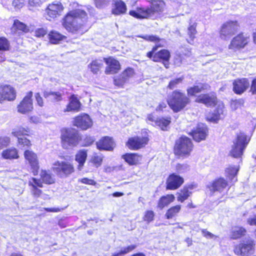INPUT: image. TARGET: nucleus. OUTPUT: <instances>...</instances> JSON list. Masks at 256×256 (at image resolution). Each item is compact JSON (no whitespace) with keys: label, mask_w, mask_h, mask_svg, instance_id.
I'll list each match as a JSON object with an SVG mask.
<instances>
[{"label":"nucleus","mask_w":256,"mask_h":256,"mask_svg":"<svg viewBox=\"0 0 256 256\" xmlns=\"http://www.w3.org/2000/svg\"><path fill=\"white\" fill-rule=\"evenodd\" d=\"M88 16L86 12L80 9L71 10L63 19L62 25L70 32L82 34L86 32Z\"/></svg>","instance_id":"nucleus-1"},{"label":"nucleus","mask_w":256,"mask_h":256,"mask_svg":"<svg viewBox=\"0 0 256 256\" xmlns=\"http://www.w3.org/2000/svg\"><path fill=\"white\" fill-rule=\"evenodd\" d=\"M150 7L147 8H138L136 10H130V15L137 18H155L164 10L165 3L162 0H150Z\"/></svg>","instance_id":"nucleus-2"},{"label":"nucleus","mask_w":256,"mask_h":256,"mask_svg":"<svg viewBox=\"0 0 256 256\" xmlns=\"http://www.w3.org/2000/svg\"><path fill=\"white\" fill-rule=\"evenodd\" d=\"M167 102L174 112H178L190 104V100L180 90H174L169 96Z\"/></svg>","instance_id":"nucleus-3"},{"label":"nucleus","mask_w":256,"mask_h":256,"mask_svg":"<svg viewBox=\"0 0 256 256\" xmlns=\"http://www.w3.org/2000/svg\"><path fill=\"white\" fill-rule=\"evenodd\" d=\"M193 145L190 138L182 136L176 142L174 152L176 155L182 157L190 156L192 150Z\"/></svg>","instance_id":"nucleus-4"},{"label":"nucleus","mask_w":256,"mask_h":256,"mask_svg":"<svg viewBox=\"0 0 256 256\" xmlns=\"http://www.w3.org/2000/svg\"><path fill=\"white\" fill-rule=\"evenodd\" d=\"M52 168L54 172L60 178H66L74 172L73 164L64 160H56L54 162Z\"/></svg>","instance_id":"nucleus-5"},{"label":"nucleus","mask_w":256,"mask_h":256,"mask_svg":"<svg viewBox=\"0 0 256 256\" xmlns=\"http://www.w3.org/2000/svg\"><path fill=\"white\" fill-rule=\"evenodd\" d=\"M61 139L63 148L66 149L76 146L80 140L78 132L72 128L63 131Z\"/></svg>","instance_id":"nucleus-6"},{"label":"nucleus","mask_w":256,"mask_h":256,"mask_svg":"<svg viewBox=\"0 0 256 256\" xmlns=\"http://www.w3.org/2000/svg\"><path fill=\"white\" fill-rule=\"evenodd\" d=\"M240 25L236 20H230L226 22L221 26L220 30V37L224 40H227L238 32Z\"/></svg>","instance_id":"nucleus-7"},{"label":"nucleus","mask_w":256,"mask_h":256,"mask_svg":"<svg viewBox=\"0 0 256 256\" xmlns=\"http://www.w3.org/2000/svg\"><path fill=\"white\" fill-rule=\"evenodd\" d=\"M248 141L249 140L247 138L246 136L244 134L240 133L238 134L236 140L234 142L230 152L231 156L234 158L240 157Z\"/></svg>","instance_id":"nucleus-8"},{"label":"nucleus","mask_w":256,"mask_h":256,"mask_svg":"<svg viewBox=\"0 0 256 256\" xmlns=\"http://www.w3.org/2000/svg\"><path fill=\"white\" fill-rule=\"evenodd\" d=\"M158 46H154L150 52L147 53V56L152 59L154 62L163 61V64L166 68H168V60L170 58V53L166 50H162L156 52Z\"/></svg>","instance_id":"nucleus-9"},{"label":"nucleus","mask_w":256,"mask_h":256,"mask_svg":"<svg viewBox=\"0 0 256 256\" xmlns=\"http://www.w3.org/2000/svg\"><path fill=\"white\" fill-rule=\"evenodd\" d=\"M254 240L249 238L236 245L234 248V252L238 256H248L254 251Z\"/></svg>","instance_id":"nucleus-10"},{"label":"nucleus","mask_w":256,"mask_h":256,"mask_svg":"<svg viewBox=\"0 0 256 256\" xmlns=\"http://www.w3.org/2000/svg\"><path fill=\"white\" fill-rule=\"evenodd\" d=\"M64 10V6L59 2H55L50 4L46 10V18L51 20L61 14Z\"/></svg>","instance_id":"nucleus-11"},{"label":"nucleus","mask_w":256,"mask_h":256,"mask_svg":"<svg viewBox=\"0 0 256 256\" xmlns=\"http://www.w3.org/2000/svg\"><path fill=\"white\" fill-rule=\"evenodd\" d=\"M73 124L82 130H86L92 126L93 122L88 114H84L76 116Z\"/></svg>","instance_id":"nucleus-12"},{"label":"nucleus","mask_w":256,"mask_h":256,"mask_svg":"<svg viewBox=\"0 0 256 256\" xmlns=\"http://www.w3.org/2000/svg\"><path fill=\"white\" fill-rule=\"evenodd\" d=\"M32 92H29L18 106V112L25 114L33 110Z\"/></svg>","instance_id":"nucleus-13"},{"label":"nucleus","mask_w":256,"mask_h":256,"mask_svg":"<svg viewBox=\"0 0 256 256\" xmlns=\"http://www.w3.org/2000/svg\"><path fill=\"white\" fill-rule=\"evenodd\" d=\"M249 37L243 34H238L234 36L228 46V49L236 50L244 48L248 42Z\"/></svg>","instance_id":"nucleus-14"},{"label":"nucleus","mask_w":256,"mask_h":256,"mask_svg":"<svg viewBox=\"0 0 256 256\" xmlns=\"http://www.w3.org/2000/svg\"><path fill=\"white\" fill-rule=\"evenodd\" d=\"M24 157L30 165L34 174L36 175L39 169L37 154L32 150H26L24 152Z\"/></svg>","instance_id":"nucleus-15"},{"label":"nucleus","mask_w":256,"mask_h":256,"mask_svg":"<svg viewBox=\"0 0 256 256\" xmlns=\"http://www.w3.org/2000/svg\"><path fill=\"white\" fill-rule=\"evenodd\" d=\"M16 96V91L11 86L6 85L0 88V102L4 100H13Z\"/></svg>","instance_id":"nucleus-16"},{"label":"nucleus","mask_w":256,"mask_h":256,"mask_svg":"<svg viewBox=\"0 0 256 256\" xmlns=\"http://www.w3.org/2000/svg\"><path fill=\"white\" fill-rule=\"evenodd\" d=\"M224 104L221 102H218L214 112L210 113L206 116L207 120L212 122H217L224 116Z\"/></svg>","instance_id":"nucleus-17"},{"label":"nucleus","mask_w":256,"mask_h":256,"mask_svg":"<svg viewBox=\"0 0 256 256\" xmlns=\"http://www.w3.org/2000/svg\"><path fill=\"white\" fill-rule=\"evenodd\" d=\"M134 70L132 68L126 69L119 76L114 80V84L119 86H122L134 74Z\"/></svg>","instance_id":"nucleus-18"},{"label":"nucleus","mask_w":256,"mask_h":256,"mask_svg":"<svg viewBox=\"0 0 256 256\" xmlns=\"http://www.w3.org/2000/svg\"><path fill=\"white\" fill-rule=\"evenodd\" d=\"M184 182L182 177L175 174H170L166 180V188L174 190L178 188Z\"/></svg>","instance_id":"nucleus-19"},{"label":"nucleus","mask_w":256,"mask_h":256,"mask_svg":"<svg viewBox=\"0 0 256 256\" xmlns=\"http://www.w3.org/2000/svg\"><path fill=\"white\" fill-rule=\"evenodd\" d=\"M207 134L208 128L206 126L203 124H200L192 132V135L194 140L199 142L206 138Z\"/></svg>","instance_id":"nucleus-20"},{"label":"nucleus","mask_w":256,"mask_h":256,"mask_svg":"<svg viewBox=\"0 0 256 256\" xmlns=\"http://www.w3.org/2000/svg\"><path fill=\"white\" fill-rule=\"evenodd\" d=\"M148 142V138L146 136L134 137L128 140V146L132 150H138L144 146Z\"/></svg>","instance_id":"nucleus-21"},{"label":"nucleus","mask_w":256,"mask_h":256,"mask_svg":"<svg viewBox=\"0 0 256 256\" xmlns=\"http://www.w3.org/2000/svg\"><path fill=\"white\" fill-rule=\"evenodd\" d=\"M104 60L108 65L105 70L106 74H114L119 71L120 65L118 60L111 57Z\"/></svg>","instance_id":"nucleus-22"},{"label":"nucleus","mask_w":256,"mask_h":256,"mask_svg":"<svg viewBox=\"0 0 256 256\" xmlns=\"http://www.w3.org/2000/svg\"><path fill=\"white\" fill-rule=\"evenodd\" d=\"M250 83L246 78L234 80L233 83V90L238 94H242L249 87Z\"/></svg>","instance_id":"nucleus-23"},{"label":"nucleus","mask_w":256,"mask_h":256,"mask_svg":"<svg viewBox=\"0 0 256 256\" xmlns=\"http://www.w3.org/2000/svg\"><path fill=\"white\" fill-rule=\"evenodd\" d=\"M196 102L202 103L206 106H212L216 104V98L214 94H200L196 98Z\"/></svg>","instance_id":"nucleus-24"},{"label":"nucleus","mask_w":256,"mask_h":256,"mask_svg":"<svg viewBox=\"0 0 256 256\" xmlns=\"http://www.w3.org/2000/svg\"><path fill=\"white\" fill-rule=\"evenodd\" d=\"M126 10V6L122 0H116L112 4V12L114 15L124 14Z\"/></svg>","instance_id":"nucleus-25"},{"label":"nucleus","mask_w":256,"mask_h":256,"mask_svg":"<svg viewBox=\"0 0 256 256\" xmlns=\"http://www.w3.org/2000/svg\"><path fill=\"white\" fill-rule=\"evenodd\" d=\"M227 186V182L223 178H220L216 180L212 184L208 185V188L212 192H222Z\"/></svg>","instance_id":"nucleus-26"},{"label":"nucleus","mask_w":256,"mask_h":256,"mask_svg":"<svg viewBox=\"0 0 256 256\" xmlns=\"http://www.w3.org/2000/svg\"><path fill=\"white\" fill-rule=\"evenodd\" d=\"M114 142L110 137H104L96 142V146L99 150H111L114 147Z\"/></svg>","instance_id":"nucleus-27"},{"label":"nucleus","mask_w":256,"mask_h":256,"mask_svg":"<svg viewBox=\"0 0 256 256\" xmlns=\"http://www.w3.org/2000/svg\"><path fill=\"white\" fill-rule=\"evenodd\" d=\"M88 156L87 150H80L75 156V160L78 163L77 168L81 170L86 162Z\"/></svg>","instance_id":"nucleus-28"},{"label":"nucleus","mask_w":256,"mask_h":256,"mask_svg":"<svg viewBox=\"0 0 256 256\" xmlns=\"http://www.w3.org/2000/svg\"><path fill=\"white\" fill-rule=\"evenodd\" d=\"M194 188L192 185H188L184 186L180 192L178 193V196L177 198L178 200L182 202H184L192 194V190Z\"/></svg>","instance_id":"nucleus-29"},{"label":"nucleus","mask_w":256,"mask_h":256,"mask_svg":"<svg viewBox=\"0 0 256 256\" xmlns=\"http://www.w3.org/2000/svg\"><path fill=\"white\" fill-rule=\"evenodd\" d=\"M43 96L48 100L52 102H57L62 100V94L59 92L44 90Z\"/></svg>","instance_id":"nucleus-30"},{"label":"nucleus","mask_w":256,"mask_h":256,"mask_svg":"<svg viewBox=\"0 0 256 256\" xmlns=\"http://www.w3.org/2000/svg\"><path fill=\"white\" fill-rule=\"evenodd\" d=\"M50 43L52 44H58L60 41L66 38V37L62 35L56 30H52L48 34Z\"/></svg>","instance_id":"nucleus-31"},{"label":"nucleus","mask_w":256,"mask_h":256,"mask_svg":"<svg viewBox=\"0 0 256 256\" xmlns=\"http://www.w3.org/2000/svg\"><path fill=\"white\" fill-rule=\"evenodd\" d=\"M80 104L78 100L75 98L72 97L70 100V102L66 106V108L64 110V112H78L80 110Z\"/></svg>","instance_id":"nucleus-32"},{"label":"nucleus","mask_w":256,"mask_h":256,"mask_svg":"<svg viewBox=\"0 0 256 256\" xmlns=\"http://www.w3.org/2000/svg\"><path fill=\"white\" fill-rule=\"evenodd\" d=\"M122 158L130 165L136 164L141 160V156L136 154H127L122 156Z\"/></svg>","instance_id":"nucleus-33"},{"label":"nucleus","mask_w":256,"mask_h":256,"mask_svg":"<svg viewBox=\"0 0 256 256\" xmlns=\"http://www.w3.org/2000/svg\"><path fill=\"white\" fill-rule=\"evenodd\" d=\"M239 168L238 166H230L226 170V176L235 182L237 180L236 176Z\"/></svg>","instance_id":"nucleus-34"},{"label":"nucleus","mask_w":256,"mask_h":256,"mask_svg":"<svg viewBox=\"0 0 256 256\" xmlns=\"http://www.w3.org/2000/svg\"><path fill=\"white\" fill-rule=\"evenodd\" d=\"M174 199L175 197L173 194H167L163 196L158 200V207L162 210L164 206L174 202Z\"/></svg>","instance_id":"nucleus-35"},{"label":"nucleus","mask_w":256,"mask_h":256,"mask_svg":"<svg viewBox=\"0 0 256 256\" xmlns=\"http://www.w3.org/2000/svg\"><path fill=\"white\" fill-rule=\"evenodd\" d=\"M2 156L4 159H15L18 158V150L16 148H10L2 151Z\"/></svg>","instance_id":"nucleus-36"},{"label":"nucleus","mask_w":256,"mask_h":256,"mask_svg":"<svg viewBox=\"0 0 256 256\" xmlns=\"http://www.w3.org/2000/svg\"><path fill=\"white\" fill-rule=\"evenodd\" d=\"M246 230L241 226H235L232 228L230 233L232 238L236 240L244 236L246 234Z\"/></svg>","instance_id":"nucleus-37"},{"label":"nucleus","mask_w":256,"mask_h":256,"mask_svg":"<svg viewBox=\"0 0 256 256\" xmlns=\"http://www.w3.org/2000/svg\"><path fill=\"white\" fill-rule=\"evenodd\" d=\"M208 86L202 84H200L197 86L190 87L187 88L188 94L190 96H193L196 94L201 92L203 90L206 89Z\"/></svg>","instance_id":"nucleus-38"},{"label":"nucleus","mask_w":256,"mask_h":256,"mask_svg":"<svg viewBox=\"0 0 256 256\" xmlns=\"http://www.w3.org/2000/svg\"><path fill=\"white\" fill-rule=\"evenodd\" d=\"M12 30L14 32H16L18 30L26 32L28 31V28L24 24L16 20H14V24L12 27Z\"/></svg>","instance_id":"nucleus-39"},{"label":"nucleus","mask_w":256,"mask_h":256,"mask_svg":"<svg viewBox=\"0 0 256 256\" xmlns=\"http://www.w3.org/2000/svg\"><path fill=\"white\" fill-rule=\"evenodd\" d=\"M180 209L181 206L180 205H176L170 208L167 210L165 214L166 217L168 219L172 218L176 216V214L180 212Z\"/></svg>","instance_id":"nucleus-40"},{"label":"nucleus","mask_w":256,"mask_h":256,"mask_svg":"<svg viewBox=\"0 0 256 256\" xmlns=\"http://www.w3.org/2000/svg\"><path fill=\"white\" fill-rule=\"evenodd\" d=\"M40 176L42 181L47 184H52L54 182L55 179L46 170H42Z\"/></svg>","instance_id":"nucleus-41"},{"label":"nucleus","mask_w":256,"mask_h":256,"mask_svg":"<svg viewBox=\"0 0 256 256\" xmlns=\"http://www.w3.org/2000/svg\"><path fill=\"white\" fill-rule=\"evenodd\" d=\"M30 132V130L29 128L18 127L13 130L12 134L14 136L18 138L20 136L28 135Z\"/></svg>","instance_id":"nucleus-42"},{"label":"nucleus","mask_w":256,"mask_h":256,"mask_svg":"<svg viewBox=\"0 0 256 256\" xmlns=\"http://www.w3.org/2000/svg\"><path fill=\"white\" fill-rule=\"evenodd\" d=\"M103 66V62L102 60H95L92 61L90 64L91 71L96 74Z\"/></svg>","instance_id":"nucleus-43"},{"label":"nucleus","mask_w":256,"mask_h":256,"mask_svg":"<svg viewBox=\"0 0 256 256\" xmlns=\"http://www.w3.org/2000/svg\"><path fill=\"white\" fill-rule=\"evenodd\" d=\"M136 244H131L126 247L122 248L120 250L114 253L112 256H122L124 254L130 252L136 248Z\"/></svg>","instance_id":"nucleus-44"},{"label":"nucleus","mask_w":256,"mask_h":256,"mask_svg":"<svg viewBox=\"0 0 256 256\" xmlns=\"http://www.w3.org/2000/svg\"><path fill=\"white\" fill-rule=\"evenodd\" d=\"M18 146L21 149H26L30 148L32 144L30 141L25 138H18Z\"/></svg>","instance_id":"nucleus-45"},{"label":"nucleus","mask_w":256,"mask_h":256,"mask_svg":"<svg viewBox=\"0 0 256 256\" xmlns=\"http://www.w3.org/2000/svg\"><path fill=\"white\" fill-rule=\"evenodd\" d=\"M103 160V157L102 154H94L90 159V162H92L95 167L98 168L102 164Z\"/></svg>","instance_id":"nucleus-46"},{"label":"nucleus","mask_w":256,"mask_h":256,"mask_svg":"<svg viewBox=\"0 0 256 256\" xmlns=\"http://www.w3.org/2000/svg\"><path fill=\"white\" fill-rule=\"evenodd\" d=\"M170 122V118H162L158 120L156 122V126H158L162 130H164L166 126L169 125Z\"/></svg>","instance_id":"nucleus-47"},{"label":"nucleus","mask_w":256,"mask_h":256,"mask_svg":"<svg viewBox=\"0 0 256 256\" xmlns=\"http://www.w3.org/2000/svg\"><path fill=\"white\" fill-rule=\"evenodd\" d=\"M197 24L195 22H190V26L188 28V35L189 36L190 40L192 41L195 38V35L196 34V27Z\"/></svg>","instance_id":"nucleus-48"},{"label":"nucleus","mask_w":256,"mask_h":256,"mask_svg":"<svg viewBox=\"0 0 256 256\" xmlns=\"http://www.w3.org/2000/svg\"><path fill=\"white\" fill-rule=\"evenodd\" d=\"M184 80V77L182 76L178 78H174L171 80L168 86V88L170 90H173L178 87V86Z\"/></svg>","instance_id":"nucleus-49"},{"label":"nucleus","mask_w":256,"mask_h":256,"mask_svg":"<svg viewBox=\"0 0 256 256\" xmlns=\"http://www.w3.org/2000/svg\"><path fill=\"white\" fill-rule=\"evenodd\" d=\"M244 104V100L242 99L232 100L230 102V108L232 110H235L243 106Z\"/></svg>","instance_id":"nucleus-50"},{"label":"nucleus","mask_w":256,"mask_h":256,"mask_svg":"<svg viewBox=\"0 0 256 256\" xmlns=\"http://www.w3.org/2000/svg\"><path fill=\"white\" fill-rule=\"evenodd\" d=\"M10 48V42L5 38H0V50H7Z\"/></svg>","instance_id":"nucleus-51"},{"label":"nucleus","mask_w":256,"mask_h":256,"mask_svg":"<svg viewBox=\"0 0 256 256\" xmlns=\"http://www.w3.org/2000/svg\"><path fill=\"white\" fill-rule=\"evenodd\" d=\"M30 192L31 194L34 198H40L42 192V190L34 186L30 187Z\"/></svg>","instance_id":"nucleus-52"},{"label":"nucleus","mask_w":256,"mask_h":256,"mask_svg":"<svg viewBox=\"0 0 256 256\" xmlns=\"http://www.w3.org/2000/svg\"><path fill=\"white\" fill-rule=\"evenodd\" d=\"M28 186L30 187H32L34 186L36 188H42V183L40 180H38L36 178H32L28 182Z\"/></svg>","instance_id":"nucleus-53"},{"label":"nucleus","mask_w":256,"mask_h":256,"mask_svg":"<svg viewBox=\"0 0 256 256\" xmlns=\"http://www.w3.org/2000/svg\"><path fill=\"white\" fill-rule=\"evenodd\" d=\"M10 142V138L6 136H0V150L4 147L7 146Z\"/></svg>","instance_id":"nucleus-54"},{"label":"nucleus","mask_w":256,"mask_h":256,"mask_svg":"<svg viewBox=\"0 0 256 256\" xmlns=\"http://www.w3.org/2000/svg\"><path fill=\"white\" fill-rule=\"evenodd\" d=\"M111 0H94L96 6L98 8H102L108 4Z\"/></svg>","instance_id":"nucleus-55"},{"label":"nucleus","mask_w":256,"mask_h":256,"mask_svg":"<svg viewBox=\"0 0 256 256\" xmlns=\"http://www.w3.org/2000/svg\"><path fill=\"white\" fill-rule=\"evenodd\" d=\"M47 33L46 28H39L34 31V35L38 38L43 37Z\"/></svg>","instance_id":"nucleus-56"},{"label":"nucleus","mask_w":256,"mask_h":256,"mask_svg":"<svg viewBox=\"0 0 256 256\" xmlns=\"http://www.w3.org/2000/svg\"><path fill=\"white\" fill-rule=\"evenodd\" d=\"M154 214L153 211L148 210L145 213L144 220L148 222H152L154 219Z\"/></svg>","instance_id":"nucleus-57"},{"label":"nucleus","mask_w":256,"mask_h":256,"mask_svg":"<svg viewBox=\"0 0 256 256\" xmlns=\"http://www.w3.org/2000/svg\"><path fill=\"white\" fill-rule=\"evenodd\" d=\"M142 38L146 40L155 42H158L160 40L158 37L153 35H146L144 36H142Z\"/></svg>","instance_id":"nucleus-58"},{"label":"nucleus","mask_w":256,"mask_h":256,"mask_svg":"<svg viewBox=\"0 0 256 256\" xmlns=\"http://www.w3.org/2000/svg\"><path fill=\"white\" fill-rule=\"evenodd\" d=\"M201 232L203 236L207 238H217L216 236L205 229H202Z\"/></svg>","instance_id":"nucleus-59"},{"label":"nucleus","mask_w":256,"mask_h":256,"mask_svg":"<svg viewBox=\"0 0 256 256\" xmlns=\"http://www.w3.org/2000/svg\"><path fill=\"white\" fill-rule=\"evenodd\" d=\"M78 180L80 182L86 184L94 186L96 184V182L94 180L86 178H82Z\"/></svg>","instance_id":"nucleus-60"},{"label":"nucleus","mask_w":256,"mask_h":256,"mask_svg":"<svg viewBox=\"0 0 256 256\" xmlns=\"http://www.w3.org/2000/svg\"><path fill=\"white\" fill-rule=\"evenodd\" d=\"M42 4V0H28V6L30 7L40 6Z\"/></svg>","instance_id":"nucleus-61"},{"label":"nucleus","mask_w":256,"mask_h":256,"mask_svg":"<svg viewBox=\"0 0 256 256\" xmlns=\"http://www.w3.org/2000/svg\"><path fill=\"white\" fill-rule=\"evenodd\" d=\"M13 6L18 8L20 9L23 7L24 6V0H14L12 2Z\"/></svg>","instance_id":"nucleus-62"},{"label":"nucleus","mask_w":256,"mask_h":256,"mask_svg":"<svg viewBox=\"0 0 256 256\" xmlns=\"http://www.w3.org/2000/svg\"><path fill=\"white\" fill-rule=\"evenodd\" d=\"M35 98L37 104L40 106H44V102L42 97L40 96L39 93H36L35 94Z\"/></svg>","instance_id":"nucleus-63"},{"label":"nucleus","mask_w":256,"mask_h":256,"mask_svg":"<svg viewBox=\"0 0 256 256\" xmlns=\"http://www.w3.org/2000/svg\"><path fill=\"white\" fill-rule=\"evenodd\" d=\"M148 120L152 122V124L155 126L156 124V122H157L158 118H156L152 114H149L147 116Z\"/></svg>","instance_id":"nucleus-64"}]
</instances>
